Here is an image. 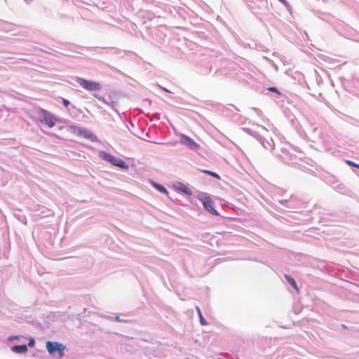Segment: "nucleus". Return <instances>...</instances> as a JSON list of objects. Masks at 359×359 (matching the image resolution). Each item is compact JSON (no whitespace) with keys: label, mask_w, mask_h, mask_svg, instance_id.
Instances as JSON below:
<instances>
[{"label":"nucleus","mask_w":359,"mask_h":359,"mask_svg":"<svg viewBox=\"0 0 359 359\" xmlns=\"http://www.w3.org/2000/svg\"><path fill=\"white\" fill-rule=\"evenodd\" d=\"M198 200L202 203L203 207L206 210L210 212L214 215H219V213L213 208V201L212 198L206 194H201L198 196Z\"/></svg>","instance_id":"f257e3e1"},{"label":"nucleus","mask_w":359,"mask_h":359,"mask_svg":"<svg viewBox=\"0 0 359 359\" xmlns=\"http://www.w3.org/2000/svg\"><path fill=\"white\" fill-rule=\"evenodd\" d=\"M76 81L86 90L89 91L100 90L101 84L99 82L87 80L83 78L77 77Z\"/></svg>","instance_id":"f03ea898"},{"label":"nucleus","mask_w":359,"mask_h":359,"mask_svg":"<svg viewBox=\"0 0 359 359\" xmlns=\"http://www.w3.org/2000/svg\"><path fill=\"white\" fill-rule=\"evenodd\" d=\"M57 121V118L53 114L45 109H41L40 121L41 123L46 124L49 128H53Z\"/></svg>","instance_id":"7ed1b4c3"},{"label":"nucleus","mask_w":359,"mask_h":359,"mask_svg":"<svg viewBox=\"0 0 359 359\" xmlns=\"http://www.w3.org/2000/svg\"><path fill=\"white\" fill-rule=\"evenodd\" d=\"M72 133H75L79 136H81L86 139H88L92 142L97 141V137L90 130L76 126H70Z\"/></svg>","instance_id":"20e7f679"},{"label":"nucleus","mask_w":359,"mask_h":359,"mask_svg":"<svg viewBox=\"0 0 359 359\" xmlns=\"http://www.w3.org/2000/svg\"><path fill=\"white\" fill-rule=\"evenodd\" d=\"M46 346L50 354H53L54 353L57 352L60 358H62L65 355L64 351L66 347L62 344L48 341L46 342Z\"/></svg>","instance_id":"39448f33"},{"label":"nucleus","mask_w":359,"mask_h":359,"mask_svg":"<svg viewBox=\"0 0 359 359\" xmlns=\"http://www.w3.org/2000/svg\"><path fill=\"white\" fill-rule=\"evenodd\" d=\"M104 159L111 162L113 165H116L121 168H128V167L125 161L109 154H106L104 156Z\"/></svg>","instance_id":"423d86ee"},{"label":"nucleus","mask_w":359,"mask_h":359,"mask_svg":"<svg viewBox=\"0 0 359 359\" xmlns=\"http://www.w3.org/2000/svg\"><path fill=\"white\" fill-rule=\"evenodd\" d=\"M180 137L181 142L184 144L187 145L189 148L192 149H198L200 147L199 144L195 142L194 140L189 137V136L184 134H181Z\"/></svg>","instance_id":"0eeeda50"},{"label":"nucleus","mask_w":359,"mask_h":359,"mask_svg":"<svg viewBox=\"0 0 359 359\" xmlns=\"http://www.w3.org/2000/svg\"><path fill=\"white\" fill-rule=\"evenodd\" d=\"M11 350L17 353H26L27 351V346L26 345H18L11 348Z\"/></svg>","instance_id":"6e6552de"},{"label":"nucleus","mask_w":359,"mask_h":359,"mask_svg":"<svg viewBox=\"0 0 359 359\" xmlns=\"http://www.w3.org/2000/svg\"><path fill=\"white\" fill-rule=\"evenodd\" d=\"M285 278L287 283L290 284L296 290H299V288L297 287V285L293 278H292L290 276L285 274Z\"/></svg>","instance_id":"1a4fd4ad"},{"label":"nucleus","mask_w":359,"mask_h":359,"mask_svg":"<svg viewBox=\"0 0 359 359\" xmlns=\"http://www.w3.org/2000/svg\"><path fill=\"white\" fill-rule=\"evenodd\" d=\"M196 311H197V313H198V316L199 317V319H200V323L202 325H207V322L206 320H205V318H203L202 313H201V311L199 309L198 306H196Z\"/></svg>","instance_id":"9d476101"},{"label":"nucleus","mask_w":359,"mask_h":359,"mask_svg":"<svg viewBox=\"0 0 359 359\" xmlns=\"http://www.w3.org/2000/svg\"><path fill=\"white\" fill-rule=\"evenodd\" d=\"M202 172H204V173H206V174H208V175H210L212 177H215L217 179H220L219 175L218 174H217L216 172H214L212 171L204 170Z\"/></svg>","instance_id":"9b49d317"},{"label":"nucleus","mask_w":359,"mask_h":359,"mask_svg":"<svg viewBox=\"0 0 359 359\" xmlns=\"http://www.w3.org/2000/svg\"><path fill=\"white\" fill-rule=\"evenodd\" d=\"M180 190L188 195L191 194V190L184 184L181 185Z\"/></svg>","instance_id":"f8f14e48"},{"label":"nucleus","mask_w":359,"mask_h":359,"mask_svg":"<svg viewBox=\"0 0 359 359\" xmlns=\"http://www.w3.org/2000/svg\"><path fill=\"white\" fill-rule=\"evenodd\" d=\"M346 163L348 164V165L350 166H352V167H355V168H358L359 169V164H357L350 160H346Z\"/></svg>","instance_id":"ddd939ff"},{"label":"nucleus","mask_w":359,"mask_h":359,"mask_svg":"<svg viewBox=\"0 0 359 359\" xmlns=\"http://www.w3.org/2000/svg\"><path fill=\"white\" fill-rule=\"evenodd\" d=\"M156 187L161 191V192H163V193H167V191L165 189V188L161 185H159V184H156Z\"/></svg>","instance_id":"4468645a"},{"label":"nucleus","mask_w":359,"mask_h":359,"mask_svg":"<svg viewBox=\"0 0 359 359\" xmlns=\"http://www.w3.org/2000/svg\"><path fill=\"white\" fill-rule=\"evenodd\" d=\"M268 90L271 92L276 93L278 94H280V92L278 90V89L275 87H270L268 88Z\"/></svg>","instance_id":"2eb2a0df"},{"label":"nucleus","mask_w":359,"mask_h":359,"mask_svg":"<svg viewBox=\"0 0 359 359\" xmlns=\"http://www.w3.org/2000/svg\"><path fill=\"white\" fill-rule=\"evenodd\" d=\"M62 102L66 107H67L70 104L69 102L66 99H63Z\"/></svg>","instance_id":"dca6fc26"},{"label":"nucleus","mask_w":359,"mask_h":359,"mask_svg":"<svg viewBox=\"0 0 359 359\" xmlns=\"http://www.w3.org/2000/svg\"><path fill=\"white\" fill-rule=\"evenodd\" d=\"M34 339H31V340L29 341L28 345L29 346H33L34 345Z\"/></svg>","instance_id":"f3484780"},{"label":"nucleus","mask_w":359,"mask_h":359,"mask_svg":"<svg viewBox=\"0 0 359 359\" xmlns=\"http://www.w3.org/2000/svg\"><path fill=\"white\" fill-rule=\"evenodd\" d=\"M27 4H30L33 0H24Z\"/></svg>","instance_id":"a211bd4d"},{"label":"nucleus","mask_w":359,"mask_h":359,"mask_svg":"<svg viewBox=\"0 0 359 359\" xmlns=\"http://www.w3.org/2000/svg\"><path fill=\"white\" fill-rule=\"evenodd\" d=\"M11 339H18V337L15 336V337H12Z\"/></svg>","instance_id":"6ab92c4d"}]
</instances>
